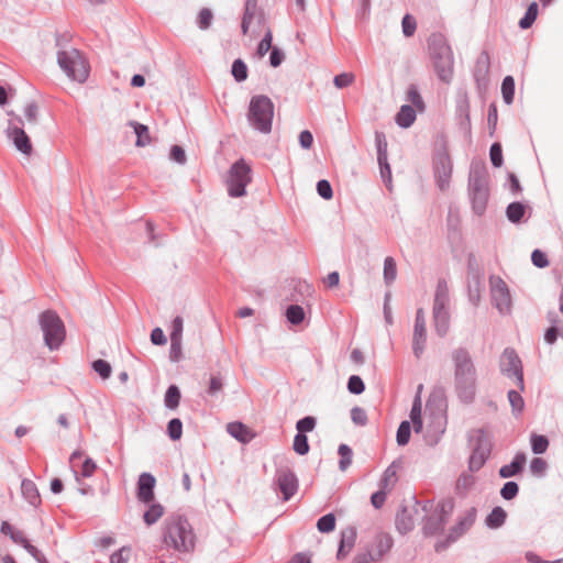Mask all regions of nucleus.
<instances>
[{
    "instance_id": "obj_1",
    "label": "nucleus",
    "mask_w": 563,
    "mask_h": 563,
    "mask_svg": "<svg viewBox=\"0 0 563 563\" xmlns=\"http://www.w3.org/2000/svg\"><path fill=\"white\" fill-rule=\"evenodd\" d=\"M454 367V386L460 400L471 404L476 395L477 371L471 353L465 347L451 353Z\"/></svg>"
},
{
    "instance_id": "obj_2",
    "label": "nucleus",
    "mask_w": 563,
    "mask_h": 563,
    "mask_svg": "<svg viewBox=\"0 0 563 563\" xmlns=\"http://www.w3.org/2000/svg\"><path fill=\"white\" fill-rule=\"evenodd\" d=\"M197 537L189 520L181 515H170L164 521L163 543L179 553H192Z\"/></svg>"
},
{
    "instance_id": "obj_3",
    "label": "nucleus",
    "mask_w": 563,
    "mask_h": 563,
    "mask_svg": "<svg viewBox=\"0 0 563 563\" xmlns=\"http://www.w3.org/2000/svg\"><path fill=\"white\" fill-rule=\"evenodd\" d=\"M467 194L475 214L483 216L489 200V175L485 163L473 161L470 166Z\"/></svg>"
},
{
    "instance_id": "obj_4",
    "label": "nucleus",
    "mask_w": 563,
    "mask_h": 563,
    "mask_svg": "<svg viewBox=\"0 0 563 563\" xmlns=\"http://www.w3.org/2000/svg\"><path fill=\"white\" fill-rule=\"evenodd\" d=\"M435 73L440 80L450 82L453 77V54L441 34H432L428 41Z\"/></svg>"
},
{
    "instance_id": "obj_5",
    "label": "nucleus",
    "mask_w": 563,
    "mask_h": 563,
    "mask_svg": "<svg viewBox=\"0 0 563 563\" xmlns=\"http://www.w3.org/2000/svg\"><path fill=\"white\" fill-rule=\"evenodd\" d=\"M273 117L274 104L268 97L264 95L252 97L247 119L255 130L265 134L269 133L272 131Z\"/></svg>"
},
{
    "instance_id": "obj_6",
    "label": "nucleus",
    "mask_w": 563,
    "mask_h": 563,
    "mask_svg": "<svg viewBox=\"0 0 563 563\" xmlns=\"http://www.w3.org/2000/svg\"><path fill=\"white\" fill-rule=\"evenodd\" d=\"M45 345L51 350H58L66 338V329L63 320L53 310H46L38 317Z\"/></svg>"
},
{
    "instance_id": "obj_7",
    "label": "nucleus",
    "mask_w": 563,
    "mask_h": 563,
    "mask_svg": "<svg viewBox=\"0 0 563 563\" xmlns=\"http://www.w3.org/2000/svg\"><path fill=\"white\" fill-rule=\"evenodd\" d=\"M57 63L64 73L78 82H85L89 76V65L81 53L76 48L60 49Z\"/></svg>"
},
{
    "instance_id": "obj_8",
    "label": "nucleus",
    "mask_w": 563,
    "mask_h": 563,
    "mask_svg": "<svg viewBox=\"0 0 563 563\" xmlns=\"http://www.w3.org/2000/svg\"><path fill=\"white\" fill-rule=\"evenodd\" d=\"M449 301L448 285L444 280H439L434 295L432 314L435 332L441 338L445 336L450 329Z\"/></svg>"
},
{
    "instance_id": "obj_9",
    "label": "nucleus",
    "mask_w": 563,
    "mask_h": 563,
    "mask_svg": "<svg viewBox=\"0 0 563 563\" xmlns=\"http://www.w3.org/2000/svg\"><path fill=\"white\" fill-rule=\"evenodd\" d=\"M252 168L244 161L238 159L228 172L227 190L230 197L239 198L246 195V186L252 181Z\"/></svg>"
},
{
    "instance_id": "obj_10",
    "label": "nucleus",
    "mask_w": 563,
    "mask_h": 563,
    "mask_svg": "<svg viewBox=\"0 0 563 563\" xmlns=\"http://www.w3.org/2000/svg\"><path fill=\"white\" fill-rule=\"evenodd\" d=\"M453 501L450 499L440 501L431 511L427 512L423 525L422 533L424 537H433L441 533L448 522L452 511Z\"/></svg>"
},
{
    "instance_id": "obj_11",
    "label": "nucleus",
    "mask_w": 563,
    "mask_h": 563,
    "mask_svg": "<svg viewBox=\"0 0 563 563\" xmlns=\"http://www.w3.org/2000/svg\"><path fill=\"white\" fill-rule=\"evenodd\" d=\"M411 501V505L401 506L396 516V528L401 534H406L415 528L416 518L420 510L427 514L432 509L431 500L421 504L416 497H412Z\"/></svg>"
},
{
    "instance_id": "obj_12",
    "label": "nucleus",
    "mask_w": 563,
    "mask_h": 563,
    "mask_svg": "<svg viewBox=\"0 0 563 563\" xmlns=\"http://www.w3.org/2000/svg\"><path fill=\"white\" fill-rule=\"evenodd\" d=\"M452 172L453 164L448 151L445 148L437 151L433 156V175L441 191L449 189Z\"/></svg>"
},
{
    "instance_id": "obj_13",
    "label": "nucleus",
    "mask_w": 563,
    "mask_h": 563,
    "mask_svg": "<svg viewBox=\"0 0 563 563\" xmlns=\"http://www.w3.org/2000/svg\"><path fill=\"white\" fill-rule=\"evenodd\" d=\"M500 372L507 377H515L518 389L525 390L523 368L521 360L511 347L504 350L500 356Z\"/></svg>"
},
{
    "instance_id": "obj_14",
    "label": "nucleus",
    "mask_w": 563,
    "mask_h": 563,
    "mask_svg": "<svg viewBox=\"0 0 563 563\" xmlns=\"http://www.w3.org/2000/svg\"><path fill=\"white\" fill-rule=\"evenodd\" d=\"M22 125L23 120L21 117H14L13 120L9 121L7 136L12 141L19 152L24 155H30L32 153V144Z\"/></svg>"
},
{
    "instance_id": "obj_15",
    "label": "nucleus",
    "mask_w": 563,
    "mask_h": 563,
    "mask_svg": "<svg viewBox=\"0 0 563 563\" xmlns=\"http://www.w3.org/2000/svg\"><path fill=\"white\" fill-rule=\"evenodd\" d=\"M490 296L493 305L503 314L509 313L511 308V297L507 284L500 278H490Z\"/></svg>"
},
{
    "instance_id": "obj_16",
    "label": "nucleus",
    "mask_w": 563,
    "mask_h": 563,
    "mask_svg": "<svg viewBox=\"0 0 563 563\" xmlns=\"http://www.w3.org/2000/svg\"><path fill=\"white\" fill-rule=\"evenodd\" d=\"M275 483L282 492L284 500H289L298 489L297 476L288 466L277 468Z\"/></svg>"
},
{
    "instance_id": "obj_17",
    "label": "nucleus",
    "mask_w": 563,
    "mask_h": 563,
    "mask_svg": "<svg viewBox=\"0 0 563 563\" xmlns=\"http://www.w3.org/2000/svg\"><path fill=\"white\" fill-rule=\"evenodd\" d=\"M427 342V328L424 310L419 308L416 312L413 335H412V351L417 358H419L426 347Z\"/></svg>"
},
{
    "instance_id": "obj_18",
    "label": "nucleus",
    "mask_w": 563,
    "mask_h": 563,
    "mask_svg": "<svg viewBox=\"0 0 563 563\" xmlns=\"http://www.w3.org/2000/svg\"><path fill=\"white\" fill-rule=\"evenodd\" d=\"M155 477L151 473H142L136 485V498L140 503L151 504L154 500Z\"/></svg>"
},
{
    "instance_id": "obj_19",
    "label": "nucleus",
    "mask_w": 563,
    "mask_h": 563,
    "mask_svg": "<svg viewBox=\"0 0 563 563\" xmlns=\"http://www.w3.org/2000/svg\"><path fill=\"white\" fill-rule=\"evenodd\" d=\"M476 519V509L471 508L466 511V514L459 519L456 525L451 528L450 533L448 536L449 542H454L457 538H460L464 532H466L475 522Z\"/></svg>"
},
{
    "instance_id": "obj_20",
    "label": "nucleus",
    "mask_w": 563,
    "mask_h": 563,
    "mask_svg": "<svg viewBox=\"0 0 563 563\" xmlns=\"http://www.w3.org/2000/svg\"><path fill=\"white\" fill-rule=\"evenodd\" d=\"M356 529L352 526L346 527L341 531V539L339 543V549L336 553L338 560H342L346 558V555L351 552L353 549L355 541H356Z\"/></svg>"
},
{
    "instance_id": "obj_21",
    "label": "nucleus",
    "mask_w": 563,
    "mask_h": 563,
    "mask_svg": "<svg viewBox=\"0 0 563 563\" xmlns=\"http://www.w3.org/2000/svg\"><path fill=\"white\" fill-rule=\"evenodd\" d=\"M401 468L400 461H394L384 472L380 481L379 488L391 492L398 482L397 473Z\"/></svg>"
},
{
    "instance_id": "obj_22",
    "label": "nucleus",
    "mask_w": 563,
    "mask_h": 563,
    "mask_svg": "<svg viewBox=\"0 0 563 563\" xmlns=\"http://www.w3.org/2000/svg\"><path fill=\"white\" fill-rule=\"evenodd\" d=\"M526 463V454L519 452L515 455L510 464L504 465L499 468V476L501 478H509L520 474Z\"/></svg>"
},
{
    "instance_id": "obj_23",
    "label": "nucleus",
    "mask_w": 563,
    "mask_h": 563,
    "mask_svg": "<svg viewBox=\"0 0 563 563\" xmlns=\"http://www.w3.org/2000/svg\"><path fill=\"white\" fill-rule=\"evenodd\" d=\"M227 431L231 437L242 443H249L254 438V433L239 421L228 423Z\"/></svg>"
},
{
    "instance_id": "obj_24",
    "label": "nucleus",
    "mask_w": 563,
    "mask_h": 563,
    "mask_svg": "<svg viewBox=\"0 0 563 563\" xmlns=\"http://www.w3.org/2000/svg\"><path fill=\"white\" fill-rule=\"evenodd\" d=\"M416 117V110L409 104H404L396 114L395 121L400 128L408 129L413 124Z\"/></svg>"
},
{
    "instance_id": "obj_25",
    "label": "nucleus",
    "mask_w": 563,
    "mask_h": 563,
    "mask_svg": "<svg viewBox=\"0 0 563 563\" xmlns=\"http://www.w3.org/2000/svg\"><path fill=\"white\" fill-rule=\"evenodd\" d=\"M21 492L23 497L33 506L41 503L40 493L35 483L31 479L24 478L21 483Z\"/></svg>"
},
{
    "instance_id": "obj_26",
    "label": "nucleus",
    "mask_w": 563,
    "mask_h": 563,
    "mask_svg": "<svg viewBox=\"0 0 563 563\" xmlns=\"http://www.w3.org/2000/svg\"><path fill=\"white\" fill-rule=\"evenodd\" d=\"M257 0H245L244 13L241 23V30L244 35L249 33L250 25L255 16Z\"/></svg>"
},
{
    "instance_id": "obj_27",
    "label": "nucleus",
    "mask_w": 563,
    "mask_h": 563,
    "mask_svg": "<svg viewBox=\"0 0 563 563\" xmlns=\"http://www.w3.org/2000/svg\"><path fill=\"white\" fill-rule=\"evenodd\" d=\"M507 518V512L504 508L497 506L493 508L490 514L486 517L485 523L490 529L500 528Z\"/></svg>"
},
{
    "instance_id": "obj_28",
    "label": "nucleus",
    "mask_w": 563,
    "mask_h": 563,
    "mask_svg": "<svg viewBox=\"0 0 563 563\" xmlns=\"http://www.w3.org/2000/svg\"><path fill=\"white\" fill-rule=\"evenodd\" d=\"M129 125L131 128H133V130L136 134V142H135L136 146L143 147L151 143V136H150L147 125L139 123L136 121H130Z\"/></svg>"
},
{
    "instance_id": "obj_29",
    "label": "nucleus",
    "mask_w": 563,
    "mask_h": 563,
    "mask_svg": "<svg viewBox=\"0 0 563 563\" xmlns=\"http://www.w3.org/2000/svg\"><path fill=\"white\" fill-rule=\"evenodd\" d=\"M526 213V206L522 202L515 201L507 206L506 216L511 223H519Z\"/></svg>"
},
{
    "instance_id": "obj_30",
    "label": "nucleus",
    "mask_w": 563,
    "mask_h": 563,
    "mask_svg": "<svg viewBox=\"0 0 563 563\" xmlns=\"http://www.w3.org/2000/svg\"><path fill=\"white\" fill-rule=\"evenodd\" d=\"M148 509L144 512V522L147 526L156 523L164 515V507L161 504L151 503Z\"/></svg>"
},
{
    "instance_id": "obj_31",
    "label": "nucleus",
    "mask_w": 563,
    "mask_h": 563,
    "mask_svg": "<svg viewBox=\"0 0 563 563\" xmlns=\"http://www.w3.org/2000/svg\"><path fill=\"white\" fill-rule=\"evenodd\" d=\"M520 391H521L520 389L519 390L511 389L508 391V395H507L509 404L511 406L512 415L515 417L520 416L525 409V400L521 397Z\"/></svg>"
},
{
    "instance_id": "obj_32",
    "label": "nucleus",
    "mask_w": 563,
    "mask_h": 563,
    "mask_svg": "<svg viewBox=\"0 0 563 563\" xmlns=\"http://www.w3.org/2000/svg\"><path fill=\"white\" fill-rule=\"evenodd\" d=\"M501 95L506 104H511L515 95V80L511 76H506L501 82Z\"/></svg>"
},
{
    "instance_id": "obj_33",
    "label": "nucleus",
    "mask_w": 563,
    "mask_h": 563,
    "mask_svg": "<svg viewBox=\"0 0 563 563\" xmlns=\"http://www.w3.org/2000/svg\"><path fill=\"white\" fill-rule=\"evenodd\" d=\"M180 390L176 385H170L165 394V406L169 409H175L179 406Z\"/></svg>"
},
{
    "instance_id": "obj_34",
    "label": "nucleus",
    "mask_w": 563,
    "mask_h": 563,
    "mask_svg": "<svg viewBox=\"0 0 563 563\" xmlns=\"http://www.w3.org/2000/svg\"><path fill=\"white\" fill-rule=\"evenodd\" d=\"M530 444L534 454H542L549 448V440L545 435L532 433L530 437Z\"/></svg>"
},
{
    "instance_id": "obj_35",
    "label": "nucleus",
    "mask_w": 563,
    "mask_h": 563,
    "mask_svg": "<svg viewBox=\"0 0 563 563\" xmlns=\"http://www.w3.org/2000/svg\"><path fill=\"white\" fill-rule=\"evenodd\" d=\"M538 15V4L537 2H532L529 4L523 18L519 21V26L522 30L529 29L536 21Z\"/></svg>"
},
{
    "instance_id": "obj_36",
    "label": "nucleus",
    "mask_w": 563,
    "mask_h": 563,
    "mask_svg": "<svg viewBox=\"0 0 563 563\" xmlns=\"http://www.w3.org/2000/svg\"><path fill=\"white\" fill-rule=\"evenodd\" d=\"M338 453L340 455L339 468L344 472L352 464V449L347 444H340Z\"/></svg>"
},
{
    "instance_id": "obj_37",
    "label": "nucleus",
    "mask_w": 563,
    "mask_h": 563,
    "mask_svg": "<svg viewBox=\"0 0 563 563\" xmlns=\"http://www.w3.org/2000/svg\"><path fill=\"white\" fill-rule=\"evenodd\" d=\"M286 318L291 324H300L305 319V310L301 306L290 305L286 309Z\"/></svg>"
},
{
    "instance_id": "obj_38",
    "label": "nucleus",
    "mask_w": 563,
    "mask_h": 563,
    "mask_svg": "<svg viewBox=\"0 0 563 563\" xmlns=\"http://www.w3.org/2000/svg\"><path fill=\"white\" fill-rule=\"evenodd\" d=\"M397 276L396 262L393 257L387 256L384 261V280L386 285H390L395 282Z\"/></svg>"
},
{
    "instance_id": "obj_39",
    "label": "nucleus",
    "mask_w": 563,
    "mask_h": 563,
    "mask_svg": "<svg viewBox=\"0 0 563 563\" xmlns=\"http://www.w3.org/2000/svg\"><path fill=\"white\" fill-rule=\"evenodd\" d=\"M407 101L411 102L415 108L419 111L424 110L423 99L415 84H411L407 90Z\"/></svg>"
},
{
    "instance_id": "obj_40",
    "label": "nucleus",
    "mask_w": 563,
    "mask_h": 563,
    "mask_svg": "<svg viewBox=\"0 0 563 563\" xmlns=\"http://www.w3.org/2000/svg\"><path fill=\"white\" fill-rule=\"evenodd\" d=\"M317 529L321 533H329L335 529V517L333 514H327L318 519Z\"/></svg>"
},
{
    "instance_id": "obj_41",
    "label": "nucleus",
    "mask_w": 563,
    "mask_h": 563,
    "mask_svg": "<svg viewBox=\"0 0 563 563\" xmlns=\"http://www.w3.org/2000/svg\"><path fill=\"white\" fill-rule=\"evenodd\" d=\"M231 73L238 82L244 81L247 78L246 64L241 58L235 59L232 64Z\"/></svg>"
},
{
    "instance_id": "obj_42",
    "label": "nucleus",
    "mask_w": 563,
    "mask_h": 563,
    "mask_svg": "<svg viewBox=\"0 0 563 563\" xmlns=\"http://www.w3.org/2000/svg\"><path fill=\"white\" fill-rule=\"evenodd\" d=\"M488 459V455L485 454V451H475L473 450L472 455L468 461V466L472 472H476L483 467L486 460Z\"/></svg>"
},
{
    "instance_id": "obj_43",
    "label": "nucleus",
    "mask_w": 563,
    "mask_h": 563,
    "mask_svg": "<svg viewBox=\"0 0 563 563\" xmlns=\"http://www.w3.org/2000/svg\"><path fill=\"white\" fill-rule=\"evenodd\" d=\"M488 459V455L485 454V451H475L473 450L472 455L468 461V466L472 472H476L483 467L486 460Z\"/></svg>"
},
{
    "instance_id": "obj_44",
    "label": "nucleus",
    "mask_w": 563,
    "mask_h": 563,
    "mask_svg": "<svg viewBox=\"0 0 563 563\" xmlns=\"http://www.w3.org/2000/svg\"><path fill=\"white\" fill-rule=\"evenodd\" d=\"M375 143L377 150V161L387 159V141L383 132H375Z\"/></svg>"
},
{
    "instance_id": "obj_45",
    "label": "nucleus",
    "mask_w": 563,
    "mask_h": 563,
    "mask_svg": "<svg viewBox=\"0 0 563 563\" xmlns=\"http://www.w3.org/2000/svg\"><path fill=\"white\" fill-rule=\"evenodd\" d=\"M167 433H168V437L173 441H177L181 438L183 422L180 421V419L174 418V419L169 420V422L167 424Z\"/></svg>"
},
{
    "instance_id": "obj_46",
    "label": "nucleus",
    "mask_w": 563,
    "mask_h": 563,
    "mask_svg": "<svg viewBox=\"0 0 563 563\" xmlns=\"http://www.w3.org/2000/svg\"><path fill=\"white\" fill-rule=\"evenodd\" d=\"M411 427L409 421H402L397 430L396 440L398 445H406L409 442Z\"/></svg>"
},
{
    "instance_id": "obj_47",
    "label": "nucleus",
    "mask_w": 563,
    "mask_h": 563,
    "mask_svg": "<svg viewBox=\"0 0 563 563\" xmlns=\"http://www.w3.org/2000/svg\"><path fill=\"white\" fill-rule=\"evenodd\" d=\"M294 451L299 455H305L309 452V443L306 434L297 433L294 438Z\"/></svg>"
},
{
    "instance_id": "obj_48",
    "label": "nucleus",
    "mask_w": 563,
    "mask_h": 563,
    "mask_svg": "<svg viewBox=\"0 0 563 563\" xmlns=\"http://www.w3.org/2000/svg\"><path fill=\"white\" fill-rule=\"evenodd\" d=\"M317 424V420L314 417L307 416L296 423L297 433L306 434V432H311Z\"/></svg>"
},
{
    "instance_id": "obj_49",
    "label": "nucleus",
    "mask_w": 563,
    "mask_h": 563,
    "mask_svg": "<svg viewBox=\"0 0 563 563\" xmlns=\"http://www.w3.org/2000/svg\"><path fill=\"white\" fill-rule=\"evenodd\" d=\"M355 81L353 73H342L333 78V84L338 89H343L351 86Z\"/></svg>"
},
{
    "instance_id": "obj_50",
    "label": "nucleus",
    "mask_w": 563,
    "mask_h": 563,
    "mask_svg": "<svg viewBox=\"0 0 563 563\" xmlns=\"http://www.w3.org/2000/svg\"><path fill=\"white\" fill-rule=\"evenodd\" d=\"M548 470V463L542 457H534L530 462V471L534 476L542 477L544 476Z\"/></svg>"
},
{
    "instance_id": "obj_51",
    "label": "nucleus",
    "mask_w": 563,
    "mask_h": 563,
    "mask_svg": "<svg viewBox=\"0 0 563 563\" xmlns=\"http://www.w3.org/2000/svg\"><path fill=\"white\" fill-rule=\"evenodd\" d=\"M475 451H485V454L489 456L490 454V450H492V444H490V441L488 440L487 435L485 434V432L483 430H479L478 431V435L476 438V443L474 445V449Z\"/></svg>"
},
{
    "instance_id": "obj_52",
    "label": "nucleus",
    "mask_w": 563,
    "mask_h": 563,
    "mask_svg": "<svg viewBox=\"0 0 563 563\" xmlns=\"http://www.w3.org/2000/svg\"><path fill=\"white\" fill-rule=\"evenodd\" d=\"M519 493V486L516 482H507L500 489V496L506 500L514 499Z\"/></svg>"
},
{
    "instance_id": "obj_53",
    "label": "nucleus",
    "mask_w": 563,
    "mask_h": 563,
    "mask_svg": "<svg viewBox=\"0 0 563 563\" xmlns=\"http://www.w3.org/2000/svg\"><path fill=\"white\" fill-rule=\"evenodd\" d=\"M272 41H273L272 31L267 30L264 37L258 43V46L256 49V54L258 55V57H263L264 55H266V53L268 51H271L273 48Z\"/></svg>"
},
{
    "instance_id": "obj_54",
    "label": "nucleus",
    "mask_w": 563,
    "mask_h": 563,
    "mask_svg": "<svg viewBox=\"0 0 563 563\" xmlns=\"http://www.w3.org/2000/svg\"><path fill=\"white\" fill-rule=\"evenodd\" d=\"M131 554V547H122L110 556V563H128Z\"/></svg>"
},
{
    "instance_id": "obj_55",
    "label": "nucleus",
    "mask_w": 563,
    "mask_h": 563,
    "mask_svg": "<svg viewBox=\"0 0 563 563\" xmlns=\"http://www.w3.org/2000/svg\"><path fill=\"white\" fill-rule=\"evenodd\" d=\"M92 368L100 375L101 378L107 379L111 375V365L104 360H97L92 363Z\"/></svg>"
},
{
    "instance_id": "obj_56",
    "label": "nucleus",
    "mask_w": 563,
    "mask_h": 563,
    "mask_svg": "<svg viewBox=\"0 0 563 563\" xmlns=\"http://www.w3.org/2000/svg\"><path fill=\"white\" fill-rule=\"evenodd\" d=\"M223 389V378L220 374L212 375L209 380L207 393L210 396H216Z\"/></svg>"
},
{
    "instance_id": "obj_57",
    "label": "nucleus",
    "mask_w": 563,
    "mask_h": 563,
    "mask_svg": "<svg viewBox=\"0 0 563 563\" xmlns=\"http://www.w3.org/2000/svg\"><path fill=\"white\" fill-rule=\"evenodd\" d=\"M365 385L363 379L357 375H352L347 382V390L351 394L360 395L364 391Z\"/></svg>"
},
{
    "instance_id": "obj_58",
    "label": "nucleus",
    "mask_w": 563,
    "mask_h": 563,
    "mask_svg": "<svg viewBox=\"0 0 563 563\" xmlns=\"http://www.w3.org/2000/svg\"><path fill=\"white\" fill-rule=\"evenodd\" d=\"M378 165H379L380 177H382L383 181L385 183L386 187L390 190L391 189V169H390L388 159L378 161Z\"/></svg>"
},
{
    "instance_id": "obj_59",
    "label": "nucleus",
    "mask_w": 563,
    "mask_h": 563,
    "mask_svg": "<svg viewBox=\"0 0 563 563\" xmlns=\"http://www.w3.org/2000/svg\"><path fill=\"white\" fill-rule=\"evenodd\" d=\"M24 117L30 124H36L38 118V107L32 101L24 107Z\"/></svg>"
},
{
    "instance_id": "obj_60",
    "label": "nucleus",
    "mask_w": 563,
    "mask_h": 563,
    "mask_svg": "<svg viewBox=\"0 0 563 563\" xmlns=\"http://www.w3.org/2000/svg\"><path fill=\"white\" fill-rule=\"evenodd\" d=\"M489 155H490L492 164L495 167H500L503 165V162H504V159H503V148H501V145L499 143H494L490 146Z\"/></svg>"
},
{
    "instance_id": "obj_61",
    "label": "nucleus",
    "mask_w": 563,
    "mask_h": 563,
    "mask_svg": "<svg viewBox=\"0 0 563 563\" xmlns=\"http://www.w3.org/2000/svg\"><path fill=\"white\" fill-rule=\"evenodd\" d=\"M213 15L210 9L203 8L198 15V26L201 30H207L211 25Z\"/></svg>"
},
{
    "instance_id": "obj_62",
    "label": "nucleus",
    "mask_w": 563,
    "mask_h": 563,
    "mask_svg": "<svg viewBox=\"0 0 563 563\" xmlns=\"http://www.w3.org/2000/svg\"><path fill=\"white\" fill-rule=\"evenodd\" d=\"M317 191L318 195L325 200H329L333 197L331 184L325 179H321L317 183Z\"/></svg>"
},
{
    "instance_id": "obj_63",
    "label": "nucleus",
    "mask_w": 563,
    "mask_h": 563,
    "mask_svg": "<svg viewBox=\"0 0 563 563\" xmlns=\"http://www.w3.org/2000/svg\"><path fill=\"white\" fill-rule=\"evenodd\" d=\"M376 542L379 556H383L393 547V539L387 534L378 536Z\"/></svg>"
},
{
    "instance_id": "obj_64",
    "label": "nucleus",
    "mask_w": 563,
    "mask_h": 563,
    "mask_svg": "<svg viewBox=\"0 0 563 563\" xmlns=\"http://www.w3.org/2000/svg\"><path fill=\"white\" fill-rule=\"evenodd\" d=\"M401 25L405 36L409 37L413 35L417 27V23L416 20L410 14H406L402 18Z\"/></svg>"
}]
</instances>
